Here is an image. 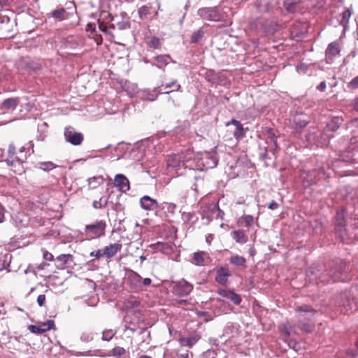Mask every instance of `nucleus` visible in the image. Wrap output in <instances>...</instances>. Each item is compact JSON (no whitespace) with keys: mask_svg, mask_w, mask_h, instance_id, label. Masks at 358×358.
<instances>
[{"mask_svg":"<svg viewBox=\"0 0 358 358\" xmlns=\"http://www.w3.org/2000/svg\"><path fill=\"white\" fill-rule=\"evenodd\" d=\"M141 276L136 272L128 269L124 280V284L127 289L131 292H138L141 290Z\"/></svg>","mask_w":358,"mask_h":358,"instance_id":"obj_10","label":"nucleus"},{"mask_svg":"<svg viewBox=\"0 0 358 358\" xmlns=\"http://www.w3.org/2000/svg\"><path fill=\"white\" fill-rule=\"evenodd\" d=\"M201 338V336L197 334H193L187 337H181L178 339V342L182 346H187L192 348L194 346Z\"/></svg>","mask_w":358,"mask_h":358,"instance_id":"obj_21","label":"nucleus"},{"mask_svg":"<svg viewBox=\"0 0 358 358\" xmlns=\"http://www.w3.org/2000/svg\"><path fill=\"white\" fill-rule=\"evenodd\" d=\"M106 222L104 220H96L92 224L85 225L84 228V234L87 240L99 238L106 234Z\"/></svg>","mask_w":358,"mask_h":358,"instance_id":"obj_8","label":"nucleus"},{"mask_svg":"<svg viewBox=\"0 0 358 358\" xmlns=\"http://www.w3.org/2000/svg\"><path fill=\"white\" fill-rule=\"evenodd\" d=\"M334 230L336 236L343 243L351 242V234L346 226L345 209L342 208L336 212L334 217Z\"/></svg>","mask_w":358,"mask_h":358,"instance_id":"obj_4","label":"nucleus"},{"mask_svg":"<svg viewBox=\"0 0 358 358\" xmlns=\"http://www.w3.org/2000/svg\"><path fill=\"white\" fill-rule=\"evenodd\" d=\"M348 268L345 261L336 259L331 262L327 270L329 282L345 281L348 280Z\"/></svg>","mask_w":358,"mask_h":358,"instance_id":"obj_6","label":"nucleus"},{"mask_svg":"<svg viewBox=\"0 0 358 358\" xmlns=\"http://www.w3.org/2000/svg\"><path fill=\"white\" fill-rule=\"evenodd\" d=\"M118 28L120 29H126L129 28L130 25L128 22H122L117 24Z\"/></svg>","mask_w":358,"mask_h":358,"instance_id":"obj_63","label":"nucleus"},{"mask_svg":"<svg viewBox=\"0 0 358 358\" xmlns=\"http://www.w3.org/2000/svg\"><path fill=\"white\" fill-rule=\"evenodd\" d=\"M19 103L17 98H8L2 102V108L6 110H14Z\"/></svg>","mask_w":358,"mask_h":358,"instance_id":"obj_29","label":"nucleus"},{"mask_svg":"<svg viewBox=\"0 0 358 358\" xmlns=\"http://www.w3.org/2000/svg\"><path fill=\"white\" fill-rule=\"evenodd\" d=\"M341 52V47L338 41L330 43L325 51V59L327 64H331L334 58L339 55Z\"/></svg>","mask_w":358,"mask_h":358,"instance_id":"obj_14","label":"nucleus"},{"mask_svg":"<svg viewBox=\"0 0 358 358\" xmlns=\"http://www.w3.org/2000/svg\"><path fill=\"white\" fill-rule=\"evenodd\" d=\"M190 7V1L189 0H187L185 5V7H184V9H185V12L181 17V19L179 20V22L180 24H182L183 21H184V19L186 16V14H187V12L189 9V8Z\"/></svg>","mask_w":358,"mask_h":358,"instance_id":"obj_55","label":"nucleus"},{"mask_svg":"<svg viewBox=\"0 0 358 358\" xmlns=\"http://www.w3.org/2000/svg\"><path fill=\"white\" fill-rule=\"evenodd\" d=\"M295 311L299 313V321L298 327L304 332L310 333L314 330L315 324L310 322L316 313V310L307 305H303L296 308Z\"/></svg>","mask_w":358,"mask_h":358,"instance_id":"obj_5","label":"nucleus"},{"mask_svg":"<svg viewBox=\"0 0 358 358\" xmlns=\"http://www.w3.org/2000/svg\"><path fill=\"white\" fill-rule=\"evenodd\" d=\"M164 88L165 89H168V88H171V87H175L176 88L173 90H171V91H166L164 93L166 94H169L171 92H173V91H176V92H178L180 91V85L179 84H178L177 83V80H173L172 82L171 83H166L165 85H164Z\"/></svg>","mask_w":358,"mask_h":358,"instance_id":"obj_44","label":"nucleus"},{"mask_svg":"<svg viewBox=\"0 0 358 358\" xmlns=\"http://www.w3.org/2000/svg\"><path fill=\"white\" fill-rule=\"evenodd\" d=\"M207 253L203 251L195 252L192 255V264L196 266H203L204 265V256H206Z\"/></svg>","mask_w":358,"mask_h":358,"instance_id":"obj_28","label":"nucleus"},{"mask_svg":"<svg viewBox=\"0 0 358 358\" xmlns=\"http://www.w3.org/2000/svg\"><path fill=\"white\" fill-rule=\"evenodd\" d=\"M294 122L296 125V127L300 129L306 127L308 123L307 120L302 119L301 116L295 117Z\"/></svg>","mask_w":358,"mask_h":358,"instance_id":"obj_38","label":"nucleus"},{"mask_svg":"<svg viewBox=\"0 0 358 358\" xmlns=\"http://www.w3.org/2000/svg\"><path fill=\"white\" fill-rule=\"evenodd\" d=\"M268 139L270 141V145L259 146V158L264 161L266 166H271L274 163L275 152L278 148L277 143V136L273 129H269L267 131Z\"/></svg>","mask_w":358,"mask_h":358,"instance_id":"obj_2","label":"nucleus"},{"mask_svg":"<svg viewBox=\"0 0 358 358\" xmlns=\"http://www.w3.org/2000/svg\"><path fill=\"white\" fill-rule=\"evenodd\" d=\"M46 327L43 328L45 329V331H47L48 330H50L53 328L55 325V322L52 320H48L46 322Z\"/></svg>","mask_w":358,"mask_h":358,"instance_id":"obj_60","label":"nucleus"},{"mask_svg":"<svg viewBox=\"0 0 358 358\" xmlns=\"http://www.w3.org/2000/svg\"><path fill=\"white\" fill-rule=\"evenodd\" d=\"M124 354L125 350L122 347L116 346L111 350V355L116 358H120Z\"/></svg>","mask_w":358,"mask_h":358,"instance_id":"obj_41","label":"nucleus"},{"mask_svg":"<svg viewBox=\"0 0 358 358\" xmlns=\"http://www.w3.org/2000/svg\"><path fill=\"white\" fill-rule=\"evenodd\" d=\"M43 257L44 259L48 261H52L54 259V256L50 252L45 250H43Z\"/></svg>","mask_w":358,"mask_h":358,"instance_id":"obj_56","label":"nucleus"},{"mask_svg":"<svg viewBox=\"0 0 358 358\" xmlns=\"http://www.w3.org/2000/svg\"><path fill=\"white\" fill-rule=\"evenodd\" d=\"M172 293L178 297L188 296L193 289V285L184 278L180 280L172 281L171 283Z\"/></svg>","mask_w":358,"mask_h":358,"instance_id":"obj_12","label":"nucleus"},{"mask_svg":"<svg viewBox=\"0 0 358 358\" xmlns=\"http://www.w3.org/2000/svg\"><path fill=\"white\" fill-rule=\"evenodd\" d=\"M48 15L58 21L64 20L67 17V12L64 8H57Z\"/></svg>","mask_w":358,"mask_h":358,"instance_id":"obj_27","label":"nucleus"},{"mask_svg":"<svg viewBox=\"0 0 358 358\" xmlns=\"http://www.w3.org/2000/svg\"><path fill=\"white\" fill-rule=\"evenodd\" d=\"M26 148L22 147L19 152L16 153V148L14 145L10 144L8 149V157L5 159L7 164L13 168V171L18 175L24 173L23 164L27 159Z\"/></svg>","mask_w":358,"mask_h":358,"instance_id":"obj_1","label":"nucleus"},{"mask_svg":"<svg viewBox=\"0 0 358 358\" xmlns=\"http://www.w3.org/2000/svg\"><path fill=\"white\" fill-rule=\"evenodd\" d=\"M156 63H152V66H155L159 69L164 70L165 66L171 62L176 63V61L172 59L169 55H160L155 57Z\"/></svg>","mask_w":358,"mask_h":358,"instance_id":"obj_20","label":"nucleus"},{"mask_svg":"<svg viewBox=\"0 0 358 358\" xmlns=\"http://www.w3.org/2000/svg\"><path fill=\"white\" fill-rule=\"evenodd\" d=\"M211 215H215L216 218H220L221 220L224 219V213L223 210H220L218 205H214L210 208Z\"/></svg>","mask_w":358,"mask_h":358,"instance_id":"obj_36","label":"nucleus"},{"mask_svg":"<svg viewBox=\"0 0 358 358\" xmlns=\"http://www.w3.org/2000/svg\"><path fill=\"white\" fill-rule=\"evenodd\" d=\"M73 262V256L70 254H62L57 257L56 258V266L58 268L62 269L64 268L66 264H69Z\"/></svg>","mask_w":358,"mask_h":358,"instance_id":"obj_25","label":"nucleus"},{"mask_svg":"<svg viewBox=\"0 0 358 358\" xmlns=\"http://www.w3.org/2000/svg\"><path fill=\"white\" fill-rule=\"evenodd\" d=\"M230 124H232L236 127V130L234 132V136L238 141L243 138L245 136L246 131H249L248 127H243L241 122L236 119H232L226 123V126H229Z\"/></svg>","mask_w":358,"mask_h":358,"instance_id":"obj_15","label":"nucleus"},{"mask_svg":"<svg viewBox=\"0 0 358 358\" xmlns=\"http://www.w3.org/2000/svg\"><path fill=\"white\" fill-rule=\"evenodd\" d=\"M45 302V294H40L38 295L37 298V303L40 307H42L44 306Z\"/></svg>","mask_w":358,"mask_h":358,"instance_id":"obj_57","label":"nucleus"},{"mask_svg":"<svg viewBox=\"0 0 358 358\" xmlns=\"http://www.w3.org/2000/svg\"><path fill=\"white\" fill-rule=\"evenodd\" d=\"M195 182L192 185V189L197 194L205 193L206 182L204 179L200 176H195Z\"/></svg>","mask_w":358,"mask_h":358,"instance_id":"obj_26","label":"nucleus"},{"mask_svg":"<svg viewBox=\"0 0 358 358\" xmlns=\"http://www.w3.org/2000/svg\"><path fill=\"white\" fill-rule=\"evenodd\" d=\"M217 293L220 296L230 300L235 305H239L242 301L241 296L233 290L220 289L217 291Z\"/></svg>","mask_w":358,"mask_h":358,"instance_id":"obj_18","label":"nucleus"},{"mask_svg":"<svg viewBox=\"0 0 358 358\" xmlns=\"http://www.w3.org/2000/svg\"><path fill=\"white\" fill-rule=\"evenodd\" d=\"M151 282H152V280L149 278H144L143 280L142 279L141 280V289H143V287L150 286L151 285Z\"/></svg>","mask_w":358,"mask_h":358,"instance_id":"obj_59","label":"nucleus"},{"mask_svg":"<svg viewBox=\"0 0 358 358\" xmlns=\"http://www.w3.org/2000/svg\"><path fill=\"white\" fill-rule=\"evenodd\" d=\"M229 262L235 266H245L246 259L243 256L236 255L230 258Z\"/></svg>","mask_w":358,"mask_h":358,"instance_id":"obj_34","label":"nucleus"},{"mask_svg":"<svg viewBox=\"0 0 358 358\" xmlns=\"http://www.w3.org/2000/svg\"><path fill=\"white\" fill-rule=\"evenodd\" d=\"M242 220L244 222V227H250L254 224V217L250 215H244L241 217Z\"/></svg>","mask_w":358,"mask_h":358,"instance_id":"obj_46","label":"nucleus"},{"mask_svg":"<svg viewBox=\"0 0 358 358\" xmlns=\"http://www.w3.org/2000/svg\"><path fill=\"white\" fill-rule=\"evenodd\" d=\"M94 338L93 333L89 331L83 332L80 336V340L83 342L89 343L92 341Z\"/></svg>","mask_w":358,"mask_h":358,"instance_id":"obj_49","label":"nucleus"},{"mask_svg":"<svg viewBox=\"0 0 358 358\" xmlns=\"http://www.w3.org/2000/svg\"><path fill=\"white\" fill-rule=\"evenodd\" d=\"M293 329V326L289 322H285L280 326L281 333L286 337L291 334Z\"/></svg>","mask_w":358,"mask_h":358,"instance_id":"obj_35","label":"nucleus"},{"mask_svg":"<svg viewBox=\"0 0 358 358\" xmlns=\"http://www.w3.org/2000/svg\"><path fill=\"white\" fill-rule=\"evenodd\" d=\"M230 275L229 269L221 267L217 271L215 281L220 285H224L227 282V278Z\"/></svg>","mask_w":358,"mask_h":358,"instance_id":"obj_23","label":"nucleus"},{"mask_svg":"<svg viewBox=\"0 0 358 358\" xmlns=\"http://www.w3.org/2000/svg\"><path fill=\"white\" fill-rule=\"evenodd\" d=\"M197 15L203 20L212 22H222L225 17L220 6L203 7L197 10Z\"/></svg>","mask_w":358,"mask_h":358,"instance_id":"obj_9","label":"nucleus"},{"mask_svg":"<svg viewBox=\"0 0 358 358\" xmlns=\"http://www.w3.org/2000/svg\"><path fill=\"white\" fill-rule=\"evenodd\" d=\"M284 7L289 13H294L296 10V4L293 0H284Z\"/></svg>","mask_w":358,"mask_h":358,"instance_id":"obj_40","label":"nucleus"},{"mask_svg":"<svg viewBox=\"0 0 358 358\" xmlns=\"http://www.w3.org/2000/svg\"><path fill=\"white\" fill-rule=\"evenodd\" d=\"M64 136L67 143L75 146L81 145L84 140L83 134L81 132L76 131V129L71 126L65 127Z\"/></svg>","mask_w":358,"mask_h":358,"instance_id":"obj_13","label":"nucleus"},{"mask_svg":"<svg viewBox=\"0 0 358 358\" xmlns=\"http://www.w3.org/2000/svg\"><path fill=\"white\" fill-rule=\"evenodd\" d=\"M161 45L160 40L157 36H152L149 42V47L153 50L158 49Z\"/></svg>","mask_w":358,"mask_h":358,"instance_id":"obj_47","label":"nucleus"},{"mask_svg":"<svg viewBox=\"0 0 358 358\" xmlns=\"http://www.w3.org/2000/svg\"><path fill=\"white\" fill-rule=\"evenodd\" d=\"M115 335V331L113 329H106L102 333L101 339L106 341H110Z\"/></svg>","mask_w":358,"mask_h":358,"instance_id":"obj_39","label":"nucleus"},{"mask_svg":"<svg viewBox=\"0 0 358 358\" xmlns=\"http://www.w3.org/2000/svg\"><path fill=\"white\" fill-rule=\"evenodd\" d=\"M140 305V301L136 300L135 298H131L127 301V306L134 308L138 307Z\"/></svg>","mask_w":358,"mask_h":358,"instance_id":"obj_53","label":"nucleus"},{"mask_svg":"<svg viewBox=\"0 0 358 358\" xmlns=\"http://www.w3.org/2000/svg\"><path fill=\"white\" fill-rule=\"evenodd\" d=\"M352 13V11L350 8H345L339 16V24L343 27L344 31L348 28V23Z\"/></svg>","mask_w":358,"mask_h":358,"instance_id":"obj_24","label":"nucleus"},{"mask_svg":"<svg viewBox=\"0 0 358 358\" xmlns=\"http://www.w3.org/2000/svg\"><path fill=\"white\" fill-rule=\"evenodd\" d=\"M150 13V8L147 6H143L138 9V15L141 20L146 18Z\"/></svg>","mask_w":358,"mask_h":358,"instance_id":"obj_48","label":"nucleus"},{"mask_svg":"<svg viewBox=\"0 0 358 358\" xmlns=\"http://www.w3.org/2000/svg\"><path fill=\"white\" fill-rule=\"evenodd\" d=\"M108 204V201L106 199L103 201V198L101 197L98 201H94L92 206L95 209H101L105 208Z\"/></svg>","mask_w":358,"mask_h":358,"instance_id":"obj_45","label":"nucleus"},{"mask_svg":"<svg viewBox=\"0 0 358 358\" xmlns=\"http://www.w3.org/2000/svg\"><path fill=\"white\" fill-rule=\"evenodd\" d=\"M327 177L329 175L322 166L312 170L301 169L299 171V178L304 188L315 185L318 181Z\"/></svg>","mask_w":358,"mask_h":358,"instance_id":"obj_3","label":"nucleus"},{"mask_svg":"<svg viewBox=\"0 0 358 358\" xmlns=\"http://www.w3.org/2000/svg\"><path fill=\"white\" fill-rule=\"evenodd\" d=\"M56 166L52 162H45L39 164V168L44 171H49L55 169Z\"/></svg>","mask_w":358,"mask_h":358,"instance_id":"obj_42","label":"nucleus"},{"mask_svg":"<svg viewBox=\"0 0 358 358\" xmlns=\"http://www.w3.org/2000/svg\"><path fill=\"white\" fill-rule=\"evenodd\" d=\"M233 238L236 243L244 244L248 241V236L243 230H236L232 232Z\"/></svg>","mask_w":358,"mask_h":358,"instance_id":"obj_30","label":"nucleus"},{"mask_svg":"<svg viewBox=\"0 0 358 358\" xmlns=\"http://www.w3.org/2000/svg\"><path fill=\"white\" fill-rule=\"evenodd\" d=\"M349 87L352 89L358 88V76L354 78L349 83Z\"/></svg>","mask_w":358,"mask_h":358,"instance_id":"obj_58","label":"nucleus"},{"mask_svg":"<svg viewBox=\"0 0 358 358\" xmlns=\"http://www.w3.org/2000/svg\"><path fill=\"white\" fill-rule=\"evenodd\" d=\"M237 326L238 325L234 323H227V326L224 328V333H232L234 329H237Z\"/></svg>","mask_w":358,"mask_h":358,"instance_id":"obj_51","label":"nucleus"},{"mask_svg":"<svg viewBox=\"0 0 358 358\" xmlns=\"http://www.w3.org/2000/svg\"><path fill=\"white\" fill-rule=\"evenodd\" d=\"M122 244L118 241L115 243H111L108 245L105 246L101 249L103 251V257L107 259H111L114 257L116 254L122 250Z\"/></svg>","mask_w":358,"mask_h":358,"instance_id":"obj_16","label":"nucleus"},{"mask_svg":"<svg viewBox=\"0 0 358 358\" xmlns=\"http://www.w3.org/2000/svg\"><path fill=\"white\" fill-rule=\"evenodd\" d=\"M343 120L340 117H334L331 120V121L327 124L328 129L331 131H336L339 127L341 124L342 123Z\"/></svg>","mask_w":358,"mask_h":358,"instance_id":"obj_33","label":"nucleus"},{"mask_svg":"<svg viewBox=\"0 0 358 358\" xmlns=\"http://www.w3.org/2000/svg\"><path fill=\"white\" fill-rule=\"evenodd\" d=\"M90 256L92 257H95L96 259H99L101 257H103V251H101V249H99L96 251H92L90 253Z\"/></svg>","mask_w":358,"mask_h":358,"instance_id":"obj_54","label":"nucleus"},{"mask_svg":"<svg viewBox=\"0 0 358 358\" xmlns=\"http://www.w3.org/2000/svg\"><path fill=\"white\" fill-rule=\"evenodd\" d=\"M10 264L8 255H3L0 256V271L6 269Z\"/></svg>","mask_w":358,"mask_h":358,"instance_id":"obj_43","label":"nucleus"},{"mask_svg":"<svg viewBox=\"0 0 358 358\" xmlns=\"http://www.w3.org/2000/svg\"><path fill=\"white\" fill-rule=\"evenodd\" d=\"M140 204L141 208L146 210H154L159 208L157 201L148 195L141 198Z\"/></svg>","mask_w":358,"mask_h":358,"instance_id":"obj_19","label":"nucleus"},{"mask_svg":"<svg viewBox=\"0 0 358 358\" xmlns=\"http://www.w3.org/2000/svg\"><path fill=\"white\" fill-rule=\"evenodd\" d=\"M219 158L216 152H205L197 162V169L206 171L217 166Z\"/></svg>","mask_w":358,"mask_h":358,"instance_id":"obj_11","label":"nucleus"},{"mask_svg":"<svg viewBox=\"0 0 358 358\" xmlns=\"http://www.w3.org/2000/svg\"><path fill=\"white\" fill-rule=\"evenodd\" d=\"M169 166L173 167L176 169H180L185 166V161L182 159V154L175 155L168 160Z\"/></svg>","mask_w":358,"mask_h":358,"instance_id":"obj_22","label":"nucleus"},{"mask_svg":"<svg viewBox=\"0 0 358 358\" xmlns=\"http://www.w3.org/2000/svg\"><path fill=\"white\" fill-rule=\"evenodd\" d=\"M326 87H327L326 82L322 81L317 86V90H319L320 92H324V91H325Z\"/></svg>","mask_w":358,"mask_h":358,"instance_id":"obj_64","label":"nucleus"},{"mask_svg":"<svg viewBox=\"0 0 358 358\" xmlns=\"http://www.w3.org/2000/svg\"><path fill=\"white\" fill-rule=\"evenodd\" d=\"M10 19L6 15L0 14V29L8 31L11 24Z\"/></svg>","mask_w":358,"mask_h":358,"instance_id":"obj_32","label":"nucleus"},{"mask_svg":"<svg viewBox=\"0 0 358 358\" xmlns=\"http://www.w3.org/2000/svg\"><path fill=\"white\" fill-rule=\"evenodd\" d=\"M104 178L102 176H94L87 179L89 187L96 189L103 183Z\"/></svg>","mask_w":358,"mask_h":358,"instance_id":"obj_31","label":"nucleus"},{"mask_svg":"<svg viewBox=\"0 0 358 358\" xmlns=\"http://www.w3.org/2000/svg\"><path fill=\"white\" fill-rule=\"evenodd\" d=\"M28 329L33 334H41L45 332L43 328H41V327L37 325L31 324L28 327Z\"/></svg>","mask_w":358,"mask_h":358,"instance_id":"obj_50","label":"nucleus"},{"mask_svg":"<svg viewBox=\"0 0 358 358\" xmlns=\"http://www.w3.org/2000/svg\"><path fill=\"white\" fill-rule=\"evenodd\" d=\"M196 315L198 317H205V321L206 322H208V321H210L212 320V317L210 316V315L209 314L208 312H206V311H198L196 313Z\"/></svg>","mask_w":358,"mask_h":358,"instance_id":"obj_52","label":"nucleus"},{"mask_svg":"<svg viewBox=\"0 0 358 358\" xmlns=\"http://www.w3.org/2000/svg\"><path fill=\"white\" fill-rule=\"evenodd\" d=\"M94 39L98 45H101L102 43L103 38H102V36L101 34H96L95 36H94Z\"/></svg>","mask_w":358,"mask_h":358,"instance_id":"obj_62","label":"nucleus"},{"mask_svg":"<svg viewBox=\"0 0 358 358\" xmlns=\"http://www.w3.org/2000/svg\"><path fill=\"white\" fill-rule=\"evenodd\" d=\"M279 207V205L278 203L275 201L274 200L271 201L268 205V208L271 210H275L277 209Z\"/></svg>","mask_w":358,"mask_h":358,"instance_id":"obj_61","label":"nucleus"},{"mask_svg":"<svg viewBox=\"0 0 358 358\" xmlns=\"http://www.w3.org/2000/svg\"><path fill=\"white\" fill-rule=\"evenodd\" d=\"M114 184L118 189L122 192L129 190L130 185L128 178L123 174L118 173L114 178Z\"/></svg>","mask_w":358,"mask_h":358,"instance_id":"obj_17","label":"nucleus"},{"mask_svg":"<svg viewBox=\"0 0 358 358\" xmlns=\"http://www.w3.org/2000/svg\"><path fill=\"white\" fill-rule=\"evenodd\" d=\"M306 275L310 282L315 284H327L329 282L327 270H324L322 265L313 264L306 271Z\"/></svg>","mask_w":358,"mask_h":358,"instance_id":"obj_7","label":"nucleus"},{"mask_svg":"<svg viewBox=\"0 0 358 358\" xmlns=\"http://www.w3.org/2000/svg\"><path fill=\"white\" fill-rule=\"evenodd\" d=\"M204 31L202 29H198L194 32L191 36L190 41L192 43H197L203 36Z\"/></svg>","mask_w":358,"mask_h":358,"instance_id":"obj_37","label":"nucleus"}]
</instances>
